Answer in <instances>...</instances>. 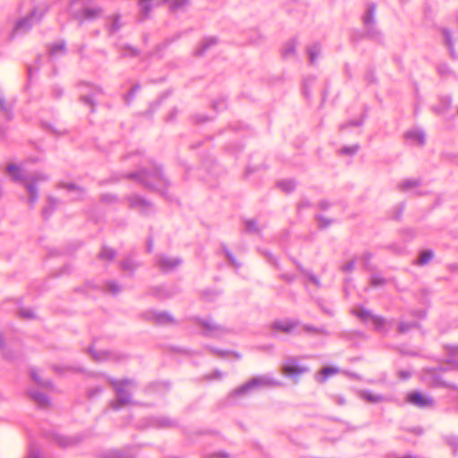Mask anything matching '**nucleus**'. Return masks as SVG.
Segmentation results:
<instances>
[{
    "mask_svg": "<svg viewBox=\"0 0 458 458\" xmlns=\"http://www.w3.org/2000/svg\"><path fill=\"white\" fill-rule=\"evenodd\" d=\"M188 4V0H160L157 5L167 4L170 11L175 12Z\"/></svg>",
    "mask_w": 458,
    "mask_h": 458,
    "instance_id": "nucleus-10",
    "label": "nucleus"
},
{
    "mask_svg": "<svg viewBox=\"0 0 458 458\" xmlns=\"http://www.w3.org/2000/svg\"><path fill=\"white\" fill-rule=\"evenodd\" d=\"M48 51L50 55L64 53L65 51V44L64 42L54 43L48 47Z\"/></svg>",
    "mask_w": 458,
    "mask_h": 458,
    "instance_id": "nucleus-21",
    "label": "nucleus"
},
{
    "mask_svg": "<svg viewBox=\"0 0 458 458\" xmlns=\"http://www.w3.org/2000/svg\"><path fill=\"white\" fill-rule=\"evenodd\" d=\"M216 455L223 457V458H226L227 457V454H225V453H218Z\"/></svg>",
    "mask_w": 458,
    "mask_h": 458,
    "instance_id": "nucleus-49",
    "label": "nucleus"
},
{
    "mask_svg": "<svg viewBox=\"0 0 458 458\" xmlns=\"http://www.w3.org/2000/svg\"><path fill=\"white\" fill-rule=\"evenodd\" d=\"M201 326L203 327H205L207 330L211 331V332L218 331V330L221 329V327L219 326L215 325V324H211V323H209L208 321H202L201 322Z\"/></svg>",
    "mask_w": 458,
    "mask_h": 458,
    "instance_id": "nucleus-31",
    "label": "nucleus"
},
{
    "mask_svg": "<svg viewBox=\"0 0 458 458\" xmlns=\"http://www.w3.org/2000/svg\"><path fill=\"white\" fill-rule=\"evenodd\" d=\"M34 15L35 13H31L28 17L20 20L15 26V30H28L31 28Z\"/></svg>",
    "mask_w": 458,
    "mask_h": 458,
    "instance_id": "nucleus-14",
    "label": "nucleus"
},
{
    "mask_svg": "<svg viewBox=\"0 0 458 458\" xmlns=\"http://www.w3.org/2000/svg\"><path fill=\"white\" fill-rule=\"evenodd\" d=\"M375 10H376V5L374 4H369L366 13L362 17L363 23L367 27L373 25V23H374Z\"/></svg>",
    "mask_w": 458,
    "mask_h": 458,
    "instance_id": "nucleus-15",
    "label": "nucleus"
},
{
    "mask_svg": "<svg viewBox=\"0 0 458 458\" xmlns=\"http://www.w3.org/2000/svg\"><path fill=\"white\" fill-rule=\"evenodd\" d=\"M311 280L315 283V284H318L317 280L315 278H311Z\"/></svg>",
    "mask_w": 458,
    "mask_h": 458,
    "instance_id": "nucleus-52",
    "label": "nucleus"
},
{
    "mask_svg": "<svg viewBox=\"0 0 458 458\" xmlns=\"http://www.w3.org/2000/svg\"><path fill=\"white\" fill-rule=\"evenodd\" d=\"M103 13V9L98 6H86L81 9L78 13V18L81 20H95L100 17Z\"/></svg>",
    "mask_w": 458,
    "mask_h": 458,
    "instance_id": "nucleus-8",
    "label": "nucleus"
},
{
    "mask_svg": "<svg viewBox=\"0 0 458 458\" xmlns=\"http://www.w3.org/2000/svg\"><path fill=\"white\" fill-rule=\"evenodd\" d=\"M358 150V146H353L350 148H344L341 150V153L344 154H354Z\"/></svg>",
    "mask_w": 458,
    "mask_h": 458,
    "instance_id": "nucleus-36",
    "label": "nucleus"
},
{
    "mask_svg": "<svg viewBox=\"0 0 458 458\" xmlns=\"http://www.w3.org/2000/svg\"><path fill=\"white\" fill-rule=\"evenodd\" d=\"M108 289L110 292H112L114 293H118L120 290L119 286L114 282H111L108 284Z\"/></svg>",
    "mask_w": 458,
    "mask_h": 458,
    "instance_id": "nucleus-37",
    "label": "nucleus"
},
{
    "mask_svg": "<svg viewBox=\"0 0 458 458\" xmlns=\"http://www.w3.org/2000/svg\"><path fill=\"white\" fill-rule=\"evenodd\" d=\"M337 373V369L333 367H325L319 371V374L317 377V381L320 384H323L329 377L335 375Z\"/></svg>",
    "mask_w": 458,
    "mask_h": 458,
    "instance_id": "nucleus-11",
    "label": "nucleus"
},
{
    "mask_svg": "<svg viewBox=\"0 0 458 458\" xmlns=\"http://www.w3.org/2000/svg\"><path fill=\"white\" fill-rule=\"evenodd\" d=\"M81 101H82L83 103H85L86 105H89V106H91V108L93 109V107H94V104H93V102H92V100H91V98H90L86 97V96H83V97H81Z\"/></svg>",
    "mask_w": 458,
    "mask_h": 458,
    "instance_id": "nucleus-39",
    "label": "nucleus"
},
{
    "mask_svg": "<svg viewBox=\"0 0 458 458\" xmlns=\"http://www.w3.org/2000/svg\"><path fill=\"white\" fill-rule=\"evenodd\" d=\"M433 257V252L431 250H424L420 252L419 259L417 260L418 265H425L427 264Z\"/></svg>",
    "mask_w": 458,
    "mask_h": 458,
    "instance_id": "nucleus-22",
    "label": "nucleus"
},
{
    "mask_svg": "<svg viewBox=\"0 0 458 458\" xmlns=\"http://www.w3.org/2000/svg\"><path fill=\"white\" fill-rule=\"evenodd\" d=\"M360 396L365 401H367L369 403H379L383 400V397L381 395H376L369 392H362L360 394Z\"/></svg>",
    "mask_w": 458,
    "mask_h": 458,
    "instance_id": "nucleus-20",
    "label": "nucleus"
},
{
    "mask_svg": "<svg viewBox=\"0 0 458 458\" xmlns=\"http://www.w3.org/2000/svg\"><path fill=\"white\" fill-rule=\"evenodd\" d=\"M295 42L294 41H291V42H288L284 47L283 48L282 50V55L284 56H288L290 55L291 54H293L294 52V49H295Z\"/></svg>",
    "mask_w": 458,
    "mask_h": 458,
    "instance_id": "nucleus-24",
    "label": "nucleus"
},
{
    "mask_svg": "<svg viewBox=\"0 0 458 458\" xmlns=\"http://www.w3.org/2000/svg\"><path fill=\"white\" fill-rule=\"evenodd\" d=\"M121 267L123 270H133L135 268V264L133 263V261L130 259H125L122 261L121 263Z\"/></svg>",
    "mask_w": 458,
    "mask_h": 458,
    "instance_id": "nucleus-29",
    "label": "nucleus"
},
{
    "mask_svg": "<svg viewBox=\"0 0 458 458\" xmlns=\"http://www.w3.org/2000/svg\"><path fill=\"white\" fill-rule=\"evenodd\" d=\"M222 377V373L219 371H216L208 376L210 379H220Z\"/></svg>",
    "mask_w": 458,
    "mask_h": 458,
    "instance_id": "nucleus-42",
    "label": "nucleus"
},
{
    "mask_svg": "<svg viewBox=\"0 0 458 458\" xmlns=\"http://www.w3.org/2000/svg\"><path fill=\"white\" fill-rule=\"evenodd\" d=\"M128 177L136 178L142 184L149 188L161 189L166 185L165 180L159 169H155L151 173L144 170L138 174H130Z\"/></svg>",
    "mask_w": 458,
    "mask_h": 458,
    "instance_id": "nucleus-3",
    "label": "nucleus"
},
{
    "mask_svg": "<svg viewBox=\"0 0 458 458\" xmlns=\"http://www.w3.org/2000/svg\"><path fill=\"white\" fill-rule=\"evenodd\" d=\"M110 385L115 391L116 398L110 403V407L118 410L131 403V394L128 387L133 385L131 379H111Z\"/></svg>",
    "mask_w": 458,
    "mask_h": 458,
    "instance_id": "nucleus-2",
    "label": "nucleus"
},
{
    "mask_svg": "<svg viewBox=\"0 0 458 458\" xmlns=\"http://www.w3.org/2000/svg\"><path fill=\"white\" fill-rule=\"evenodd\" d=\"M0 108L2 111L5 113L6 115H8V110L4 106V103L3 101L0 102Z\"/></svg>",
    "mask_w": 458,
    "mask_h": 458,
    "instance_id": "nucleus-46",
    "label": "nucleus"
},
{
    "mask_svg": "<svg viewBox=\"0 0 458 458\" xmlns=\"http://www.w3.org/2000/svg\"><path fill=\"white\" fill-rule=\"evenodd\" d=\"M298 325L297 321L277 320L273 323L272 328L283 333H289Z\"/></svg>",
    "mask_w": 458,
    "mask_h": 458,
    "instance_id": "nucleus-9",
    "label": "nucleus"
},
{
    "mask_svg": "<svg viewBox=\"0 0 458 458\" xmlns=\"http://www.w3.org/2000/svg\"><path fill=\"white\" fill-rule=\"evenodd\" d=\"M20 315L22 317V318H30L33 317L32 315V312L30 311V310H21L20 311Z\"/></svg>",
    "mask_w": 458,
    "mask_h": 458,
    "instance_id": "nucleus-40",
    "label": "nucleus"
},
{
    "mask_svg": "<svg viewBox=\"0 0 458 458\" xmlns=\"http://www.w3.org/2000/svg\"><path fill=\"white\" fill-rule=\"evenodd\" d=\"M444 34H445V42H446L447 46L452 49L453 46H452L451 36H450L449 32L446 30H444Z\"/></svg>",
    "mask_w": 458,
    "mask_h": 458,
    "instance_id": "nucleus-41",
    "label": "nucleus"
},
{
    "mask_svg": "<svg viewBox=\"0 0 458 458\" xmlns=\"http://www.w3.org/2000/svg\"><path fill=\"white\" fill-rule=\"evenodd\" d=\"M154 0H138V4L140 9L143 19L147 18L152 9V3Z\"/></svg>",
    "mask_w": 458,
    "mask_h": 458,
    "instance_id": "nucleus-17",
    "label": "nucleus"
},
{
    "mask_svg": "<svg viewBox=\"0 0 458 458\" xmlns=\"http://www.w3.org/2000/svg\"><path fill=\"white\" fill-rule=\"evenodd\" d=\"M318 50H319V47L318 46H312V47L308 48V54H309V57H310V62L311 64H314Z\"/></svg>",
    "mask_w": 458,
    "mask_h": 458,
    "instance_id": "nucleus-27",
    "label": "nucleus"
},
{
    "mask_svg": "<svg viewBox=\"0 0 458 458\" xmlns=\"http://www.w3.org/2000/svg\"><path fill=\"white\" fill-rule=\"evenodd\" d=\"M148 250L151 251V246L150 245L148 246Z\"/></svg>",
    "mask_w": 458,
    "mask_h": 458,
    "instance_id": "nucleus-53",
    "label": "nucleus"
},
{
    "mask_svg": "<svg viewBox=\"0 0 458 458\" xmlns=\"http://www.w3.org/2000/svg\"><path fill=\"white\" fill-rule=\"evenodd\" d=\"M280 383L276 380L267 377V376H257L250 380H248L245 384L241 386L233 389L230 394L229 397L235 398L238 396H242L250 394V392L260 389V388H268L279 386Z\"/></svg>",
    "mask_w": 458,
    "mask_h": 458,
    "instance_id": "nucleus-1",
    "label": "nucleus"
},
{
    "mask_svg": "<svg viewBox=\"0 0 458 458\" xmlns=\"http://www.w3.org/2000/svg\"><path fill=\"white\" fill-rule=\"evenodd\" d=\"M39 180H47V175H41L40 177H38Z\"/></svg>",
    "mask_w": 458,
    "mask_h": 458,
    "instance_id": "nucleus-51",
    "label": "nucleus"
},
{
    "mask_svg": "<svg viewBox=\"0 0 458 458\" xmlns=\"http://www.w3.org/2000/svg\"><path fill=\"white\" fill-rule=\"evenodd\" d=\"M178 264L179 261L177 259H173L169 258H160L157 261L158 267L164 271L173 269Z\"/></svg>",
    "mask_w": 458,
    "mask_h": 458,
    "instance_id": "nucleus-13",
    "label": "nucleus"
},
{
    "mask_svg": "<svg viewBox=\"0 0 458 458\" xmlns=\"http://www.w3.org/2000/svg\"><path fill=\"white\" fill-rule=\"evenodd\" d=\"M370 283L373 286H380L386 284V280L382 277L372 276L370 279Z\"/></svg>",
    "mask_w": 458,
    "mask_h": 458,
    "instance_id": "nucleus-32",
    "label": "nucleus"
},
{
    "mask_svg": "<svg viewBox=\"0 0 458 458\" xmlns=\"http://www.w3.org/2000/svg\"><path fill=\"white\" fill-rule=\"evenodd\" d=\"M27 191L29 192V195H30V202H35L36 199H37V197H38V193H37V189L34 185L32 184H28L27 185Z\"/></svg>",
    "mask_w": 458,
    "mask_h": 458,
    "instance_id": "nucleus-28",
    "label": "nucleus"
},
{
    "mask_svg": "<svg viewBox=\"0 0 458 458\" xmlns=\"http://www.w3.org/2000/svg\"><path fill=\"white\" fill-rule=\"evenodd\" d=\"M353 313L363 322H370L377 330L384 327L386 321L382 317L372 314L371 311L363 308H358Z\"/></svg>",
    "mask_w": 458,
    "mask_h": 458,
    "instance_id": "nucleus-4",
    "label": "nucleus"
},
{
    "mask_svg": "<svg viewBox=\"0 0 458 458\" xmlns=\"http://www.w3.org/2000/svg\"><path fill=\"white\" fill-rule=\"evenodd\" d=\"M399 377L403 379H406L410 377V373L407 371H399Z\"/></svg>",
    "mask_w": 458,
    "mask_h": 458,
    "instance_id": "nucleus-45",
    "label": "nucleus"
},
{
    "mask_svg": "<svg viewBox=\"0 0 458 458\" xmlns=\"http://www.w3.org/2000/svg\"><path fill=\"white\" fill-rule=\"evenodd\" d=\"M130 208L137 209L142 213H148L151 210V204L139 196H130L127 198Z\"/></svg>",
    "mask_w": 458,
    "mask_h": 458,
    "instance_id": "nucleus-7",
    "label": "nucleus"
},
{
    "mask_svg": "<svg viewBox=\"0 0 458 458\" xmlns=\"http://www.w3.org/2000/svg\"><path fill=\"white\" fill-rule=\"evenodd\" d=\"M216 39L214 38H210V39H208L202 46V47L199 50L198 52V55H201L206 48H208L210 45H215L216 44Z\"/></svg>",
    "mask_w": 458,
    "mask_h": 458,
    "instance_id": "nucleus-34",
    "label": "nucleus"
},
{
    "mask_svg": "<svg viewBox=\"0 0 458 458\" xmlns=\"http://www.w3.org/2000/svg\"><path fill=\"white\" fill-rule=\"evenodd\" d=\"M353 268V262H350L349 264H347L344 267L345 270H352Z\"/></svg>",
    "mask_w": 458,
    "mask_h": 458,
    "instance_id": "nucleus-47",
    "label": "nucleus"
},
{
    "mask_svg": "<svg viewBox=\"0 0 458 458\" xmlns=\"http://www.w3.org/2000/svg\"><path fill=\"white\" fill-rule=\"evenodd\" d=\"M277 186L284 192L289 193L295 188V183L293 180H283L277 182Z\"/></svg>",
    "mask_w": 458,
    "mask_h": 458,
    "instance_id": "nucleus-19",
    "label": "nucleus"
},
{
    "mask_svg": "<svg viewBox=\"0 0 458 458\" xmlns=\"http://www.w3.org/2000/svg\"><path fill=\"white\" fill-rule=\"evenodd\" d=\"M420 184L418 179H406L399 184V189L402 191L410 190L415 188Z\"/></svg>",
    "mask_w": 458,
    "mask_h": 458,
    "instance_id": "nucleus-18",
    "label": "nucleus"
},
{
    "mask_svg": "<svg viewBox=\"0 0 458 458\" xmlns=\"http://www.w3.org/2000/svg\"><path fill=\"white\" fill-rule=\"evenodd\" d=\"M157 322L162 323V324H168V323H173L174 322L173 318L170 317L168 314H165V313H162V314L157 315Z\"/></svg>",
    "mask_w": 458,
    "mask_h": 458,
    "instance_id": "nucleus-30",
    "label": "nucleus"
},
{
    "mask_svg": "<svg viewBox=\"0 0 458 458\" xmlns=\"http://www.w3.org/2000/svg\"><path fill=\"white\" fill-rule=\"evenodd\" d=\"M412 327V324L401 322L398 326V331L399 333L403 334L407 332L409 329H411Z\"/></svg>",
    "mask_w": 458,
    "mask_h": 458,
    "instance_id": "nucleus-33",
    "label": "nucleus"
},
{
    "mask_svg": "<svg viewBox=\"0 0 458 458\" xmlns=\"http://www.w3.org/2000/svg\"><path fill=\"white\" fill-rule=\"evenodd\" d=\"M303 329H304V331L309 332V333H311V332L317 333L318 332V329H316L315 327H312L310 326H304Z\"/></svg>",
    "mask_w": 458,
    "mask_h": 458,
    "instance_id": "nucleus-44",
    "label": "nucleus"
},
{
    "mask_svg": "<svg viewBox=\"0 0 458 458\" xmlns=\"http://www.w3.org/2000/svg\"><path fill=\"white\" fill-rule=\"evenodd\" d=\"M98 257L103 260H112L115 257V251L111 249L104 248L102 251L99 252Z\"/></svg>",
    "mask_w": 458,
    "mask_h": 458,
    "instance_id": "nucleus-23",
    "label": "nucleus"
},
{
    "mask_svg": "<svg viewBox=\"0 0 458 458\" xmlns=\"http://www.w3.org/2000/svg\"><path fill=\"white\" fill-rule=\"evenodd\" d=\"M394 458H418V457L411 455V454H406L404 456H394Z\"/></svg>",
    "mask_w": 458,
    "mask_h": 458,
    "instance_id": "nucleus-48",
    "label": "nucleus"
},
{
    "mask_svg": "<svg viewBox=\"0 0 458 458\" xmlns=\"http://www.w3.org/2000/svg\"><path fill=\"white\" fill-rule=\"evenodd\" d=\"M31 399L38 405L40 408H47L50 405L48 398L39 393V392H31L30 394Z\"/></svg>",
    "mask_w": 458,
    "mask_h": 458,
    "instance_id": "nucleus-12",
    "label": "nucleus"
},
{
    "mask_svg": "<svg viewBox=\"0 0 458 458\" xmlns=\"http://www.w3.org/2000/svg\"><path fill=\"white\" fill-rule=\"evenodd\" d=\"M139 88H140V86H139V85L134 86V87L132 88V89H131V93L133 94L136 90H138V89H139Z\"/></svg>",
    "mask_w": 458,
    "mask_h": 458,
    "instance_id": "nucleus-50",
    "label": "nucleus"
},
{
    "mask_svg": "<svg viewBox=\"0 0 458 458\" xmlns=\"http://www.w3.org/2000/svg\"><path fill=\"white\" fill-rule=\"evenodd\" d=\"M247 229L250 231L257 232L258 228L256 227V223L254 221L246 222Z\"/></svg>",
    "mask_w": 458,
    "mask_h": 458,
    "instance_id": "nucleus-38",
    "label": "nucleus"
},
{
    "mask_svg": "<svg viewBox=\"0 0 458 458\" xmlns=\"http://www.w3.org/2000/svg\"><path fill=\"white\" fill-rule=\"evenodd\" d=\"M64 187L65 189H67L68 191H78L80 192H82L83 190L80 187H78L77 185L73 184V183H65L64 184Z\"/></svg>",
    "mask_w": 458,
    "mask_h": 458,
    "instance_id": "nucleus-35",
    "label": "nucleus"
},
{
    "mask_svg": "<svg viewBox=\"0 0 458 458\" xmlns=\"http://www.w3.org/2000/svg\"><path fill=\"white\" fill-rule=\"evenodd\" d=\"M282 373L288 377L300 376L308 371V368L305 366H300L297 364L294 359H290L282 366Z\"/></svg>",
    "mask_w": 458,
    "mask_h": 458,
    "instance_id": "nucleus-6",
    "label": "nucleus"
},
{
    "mask_svg": "<svg viewBox=\"0 0 458 458\" xmlns=\"http://www.w3.org/2000/svg\"><path fill=\"white\" fill-rule=\"evenodd\" d=\"M112 19V24L110 26V30L112 33L115 32L116 30H118L121 27V24H120V15L119 14H115V15H113L111 17Z\"/></svg>",
    "mask_w": 458,
    "mask_h": 458,
    "instance_id": "nucleus-26",
    "label": "nucleus"
},
{
    "mask_svg": "<svg viewBox=\"0 0 458 458\" xmlns=\"http://www.w3.org/2000/svg\"><path fill=\"white\" fill-rule=\"evenodd\" d=\"M406 139L411 140L419 145H423L425 142V136L421 131H410L405 133Z\"/></svg>",
    "mask_w": 458,
    "mask_h": 458,
    "instance_id": "nucleus-16",
    "label": "nucleus"
},
{
    "mask_svg": "<svg viewBox=\"0 0 458 458\" xmlns=\"http://www.w3.org/2000/svg\"><path fill=\"white\" fill-rule=\"evenodd\" d=\"M406 400L409 403L419 408L431 407L434 404V401L432 398L424 395L420 392L409 393L406 397Z\"/></svg>",
    "mask_w": 458,
    "mask_h": 458,
    "instance_id": "nucleus-5",
    "label": "nucleus"
},
{
    "mask_svg": "<svg viewBox=\"0 0 458 458\" xmlns=\"http://www.w3.org/2000/svg\"><path fill=\"white\" fill-rule=\"evenodd\" d=\"M7 173L12 175L15 180L19 179L20 169L17 165L11 164L6 167Z\"/></svg>",
    "mask_w": 458,
    "mask_h": 458,
    "instance_id": "nucleus-25",
    "label": "nucleus"
},
{
    "mask_svg": "<svg viewBox=\"0 0 458 458\" xmlns=\"http://www.w3.org/2000/svg\"><path fill=\"white\" fill-rule=\"evenodd\" d=\"M30 376H31L32 379H33L36 383H38V385H44V384H43V383L38 379V376H37V374H36V372H35L34 370H31V372H30Z\"/></svg>",
    "mask_w": 458,
    "mask_h": 458,
    "instance_id": "nucleus-43",
    "label": "nucleus"
}]
</instances>
